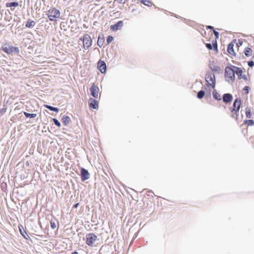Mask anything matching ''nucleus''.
<instances>
[{
  "mask_svg": "<svg viewBox=\"0 0 254 254\" xmlns=\"http://www.w3.org/2000/svg\"><path fill=\"white\" fill-rule=\"evenodd\" d=\"M60 11L58 9L53 7L50 8L48 11L47 15L50 21L56 20L60 16Z\"/></svg>",
  "mask_w": 254,
  "mask_h": 254,
  "instance_id": "1",
  "label": "nucleus"
},
{
  "mask_svg": "<svg viewBox=\"0 0 254 254\" xmlns=\"http://www.w3.org/2000/svg\"><path fill=\"white\" fill-rule=\"evenodd\" d=\"M80 40L82 41L83 48L87 50L92 45V40L89 35L88 34H84L82 37L80 38Z\"/></svg>",
  "mask_w": 254,
  "mask_h": 254,
  "instance_id": "2",
  "label": "nucleus"
},
{
  "mask_svg": "<svg viewBox=\"0 0 254 254\" xmlns=\"http://www.w3.org/2000/svg\"><path fill=\"white\" fill-rule=\"evenodd\" d=\"M2 50L8 54H12L13 53L18 54L19 53L18 48L9 45L8 44H5L2 46Z\"/></svg>",
  "mask_w": 254,
  "mask_h": 254,
  "instance_id": "3",
  "label": "nucleus"
},
{
  "mask_svg": "<svg viewBox=\"0 0 254 254\" xmlns=\"http://www.w3.org/2000/svg\"><path fill=\"white\" fill-rule=\"evenodd\" d=\"M225 76L228 82L232 81L235 79V71L230 67H226L225 69Z\"/></svg>",
  "mask_w": 254,
  "mask_h": 254,
  "instance_id": "4",
  "label": "nucleus"
},
{
  "mask_svg": "<svg viewBox=\"0 0 254 254\" xmlns=\"http://www.w3.org/2000/svg\"><path fill=\"white\" fill-rule=\"evenodd\" d=\"M206 81L207 84L214 88L215 86V77L213 73H208L205 76Z\"/></svg>",
  "mask_w": 254,
  "mask_h": 254,
  "instance_id": "5",
  "label": "nucleus"
},
{
  "mask_svg": "<svg viewBox=\"0 0 254 254\" xmlns=\"http://www.w3.org/2000/svg\"><path fill=\"white\" fill-rule=\"evenodd\" d=\"M97 236L93 233L87 234L86 235V244L88 246H92L97 240Z\"/></svg>",
  "mask_w": 254,
  "mask_h": 254,
  "instance_id": "6",
  "label": "nucleus"
},
{
  "mask_svg": "<svg viewBox=\"0 0 254 254\" xmlns=\"http://www.w3.org/2000/svg\"><path fill=\"white\" fill-rule=\"evenodd\" d=\"M241 105V100L240 99H236L233 104L234 108L231 110V113L233 116H234V114H236V116H238L237 113L239 112L240 110Z\"/></svg>",
  "mask_w": 254,
  "mask_h": 254,
  "instance_id": "7",
  "label": "nucleus"
},
{
  "mask_svg": "<svg viewBox=\"0 0 254 254\" xmlns=\"http://www.w3.org/2000/svg\"><path fill=\"white\" fill-rule=\"evenodd\" d=\"M91 95L95 98H97L99 94V88L98 86L95 83H93L91 87L90 88Z\"/></svg>",
  "mask_w": 254,
  "mask_h": 254,
  "instance_id": "8",
  "label": "nucleus"
},
{
  "mask_svg": "<svg viewBox=\"0 0 254 254\" xmlns=\"http://www.w3.org/2000/svg\"><path fill=\"white\" fill-rule=\"evenodd\" d=\"M245 55L247 57H251L252 59H254V48L253 49L250 47H247L244 51Z\"/></svg>",
  "mask_w": 254,
  "mask_h": 254,
  "instance_id": "9",
  "label": "nucleus"
},
{
  "mask_svg": "<svg viewBox=\"0 0 254 254\" xmlns=\"http://www.w3.org/2000/svg\"><path fill=\"white\" fill-rule=\"evenodd\" d=\"M97 68L101 73H105L106 71V64L105 62L100 60L97 64Z\"/></svg>",
  "mask_w": 254,
  "mask_h": 254,
  "instance_id": "10",
  "label": "nucleus"
},
{
  "mask_svg": "<svg viewBox=\"0 0 254 254\" xmlns=\"http://www.w3.org/2000/svg\"><path fill=\"white\" fill-rule=\"evenodd\" d=\"M123 21H119L116 24L111 25L110 29L113 31L120 30L123 26Z\"/></svg>",
  "mask_w": 254,
  "mask_h": 254,
  "instance_id": "11",
  "label": "nucleus"
},
{
  "mask_svg": "<svg viewBox=\"0 0 254 254\" xmlns=\"http://www.w3.org/2000/svg\"><path fill=\"white\" fill-rule=\"evenodd\" d=\"M89 178V173L84 168L81 169V180L83 182L88 179Z\"/></svg>",
  "mask_w": 254,
  "mask_h": 254,
  "instance_id": "12",
  "label": "nucleus"
},
{
  "mask_svg": "<svg viewBox=\"0 0 254 254\" xmlns=\"http://www.w3.org/2000/svg\"><path fill=\"white\" fill-rule=\"evenodd\" d=\"M205 46L209 50L213 49L216 52L218 51L217 43V41L216 40L214 41H212V44H211L210 43H206L205 44Z\"/></svg>",
  "mask_w": 254,
  "mask_h": 254,
  "instance_id": "13",
  "label": "nucleus"
},
{
  "mask_svg": "<svg viewBox=\"0 0 254 254\" xmlns=\"http://www.w3.org/2000/svg\"><path fill=\"white\" fill-rule=\"evenodd\" d=\"M18 228L20 234L26 240H29L30 237L27 234L26 232L24 230L23 226L21 224L18 225Z\"/></svg>",
  "mask_w": 254,
  "mask_h": 254,
  "instance_id": "14",
  "label": "nucleus"
},
{
  "mask_svg": "<svg viewBox=\"0 0 254 254\" xmlns=\"http://www.w3.org/2000/svg\"><path fill=\"white\" fill-rule=\"evenodd\" d=\"M91 102L89 103V107L93 109H97L98 108V102L93 99L91 98L90 99Z\"/></svg>",
  "mask_w": 254,
  "mask_h": 254,
  "instance_id": "15",
  "label": "nucleus"
},
{
  "mask_svg": "<svg viewBox=\"0 0 254 254\" xmlns=\"http://www.w3.org/2000/svg\"><path fill=\"white\" fill-rule=\"evenodd\" d=\"M234 44L231 42L230 43L227 47V51L228 53L231 55H235V53L234 50Z\"/></svg>",
  "mask_w": 254,
  "mask_h": 254,
  "instance_id": "16",
  "label": "nucleus"
},
{
  "mask_svg": "<svg viewBox=\"0 0 254 254\" xmlns=\"http://www.w3.org/2000/svg\"><path fill=\"white\" fill-rule=\"evenodd\" d=\"M223 100L226 103L230 102L232 100V96L229 93L225 94L223 95Z\"/></svg>",
  "mask_w": 254,
  "mask_h": 254,
  "instance_id": "17",
  "label": "nucleus"
},
{
  "mask_svg": "<svg viewBox=\"0 0 254 254\" xmlns=\"http://www.w3.org/2000/svg\"><path fill=\"white\" fill-rule=\"evenodd\" d=\"M35 22L34 21H32L31 20H29L27 21L26 24V27L28 28H31L33 27L35 25Z\"/></svg>",
  "mask_w": 254,
  "mask_h": 254,
  "instance_id": "18",
  "label": "nucleus"
},
{
  "mask_svg": "<svg viewBox=\"0 0 254 254\" xmlns=\"http://www.w3.org/2000/svg\"><path fill=\"white\" fill-rule=\"evenodd\" d=\"M212 94H213V96L214 99L218 100H221V96L218 93H217L216 92V91L214 90Z\"/></svg>",
  "mask_w": 254,
  "mask_h": 254,
  "instance_id": "19",
  "label": "nucleus"
},
{
  "mask_svg": "<svg viewBox=\"0 0 254 254\" xmlns=\"http://www.w3.org/2000/svg\"><path fill=\"white\" fill-rule=\"evenodd\" d=\"M44 107L45 108L50 110L51 111H55V112H59V109L57 108L53 107L52 106H49V105H44Z\"/></svg>",
  "mask_w": 254,
  "mask_h": 254,
  "instance_id": "20",
  "label": "nucleus"
},
{
  "mask_svg": "<svg viewBox=\"0 0 254 254\" xmlns=\"http://www.w3.org/2000/svg\"><path fill=\"white\" fill-rule=\"evenodd\" d=\"M246 116L248 118H251L252 117V114L251 112V110L250 108H246Z\"/></svg>",
  "mask_w": 254,
  "mask_h": 254,
  "instance_id": "21",
  "label": "nucleus"
},
{
  "mask_svg": "<svg viewBox=\"0 0 254 254\" xmlns=\"http://www.w3.org/2000/svg\"><path fill=\"white\" fill-rule=\"evenodd\" d=\"M18 5V3L17 2H8L6 4V6L7 7H10L12 6H17Z\"/></svg>",
  "mask_w": 254,
  "mask_h": 254,
  "instance_id": "22",
  "label": "nucleus"
},
{
  "mask_svg": "<svg viewBox=\"0 0 254 254\" xmlns=\"http://www.w3.org/2000/svg\"><path fill=\"white\" fill-rule=\"evenodd\" d=\"M24 114L26 118H34L37 116L36 114H29L25 112H24Z\"/></svg>",
  "mask_w": 254,
  "mask_h": 254,
  "instance_id": "23",
  "label": "nucleus"
},
{
  "mask_svg": "<svg viewBox=\"0 0 254 254\" xmlns=\"http://www.w3.org/2000/svg\"><path fill=\"white\" fill-rule=\"evenodd\" d=\"M205 95V92L203 90L199 91L197 94V97L199 99H202Z\"/></svg>",
  "mask_w": 254,
  "mask_h": 254,
  "instance_id": "24",
  "label": "nucleus"
},
{
  "mask_svg": "<svg viewBox=\"0 0 254 254\" xmlns=\"http://www.w3.org/2000/svg\"><path fill=\"white\" fill-rule=\"evenodd\" d=\"M244 123L248 126H253L254 125V121L253 120H248L245 121Z\"/></svg>",
  "mask_w": 254,
  "mask_h": 254,
  "instance_id": "25",
  "label": "nucleus"
},
{
  "mask_svg": "<svg viewBox=\"0 0 254 254\" xmlns=\"http://www.w3.org/2000/svg\"><path fill=\"white\" fill-rule=\"evenodd\" d=\"M51 227L53 229H54L57 227L56 222L55 220H51L50 222Z\"/></svg>",
  "mask_w": 254,
  "mask_h": 254,
  "instance_id": "26",
  "label": "nucleus"
},
{
  "mask_svg": "<svg viewBox=\"0 0 254 254\" xmlns=\"http://www.w3.org/2000/svg\"><path fill=\"white\" fill-rule=\"evenodd\" d=\"M141 2H142L144 4L147 6H150L152 4L150 1L147 0H141Z\"/></svg>",
  "mask_w": 254,
  "mask_h": 254,
  "instance_id": "27",
  "label": "nucleus"
},
{
  "mask_svg": "<svg viewBox=\"0 0 254 254\" xmlns=\"http://www.w3.org/2000/svg\"><path fill=\"white\" fill-rule=\"evenodd\" d=\"M234 67L237 68V70L236 71V72L237 74L239 76H241L242 73V70L240 68H238V67Z\"/></svg>",
  "mask_w": 254,
  "mask_h": 254,
  "instance_id": "28",
  "label": "nucleus"
},
{
  "mask_svg": "<svg viewBox=\"0 0 254 254\" xmlns=\"http://www.w3.org/2000/svg\"><path fill=\"white\" fill-rule=\"evenodd\" d=\"M114 38H113V37L112 36H109L108 37H107V44H109V43H110L111 42L113 41Z\"/></svg>",
  "mask_w": 254,
  "mask_h": 254,
  "instance_id": "29",
  "label": "nucleus"
},
{
  "mask_svg": "<svg viewBox=\"0 0 254 254\" xmlns=\"http://www.w3.org/2000/svg\"><path fill=\"white\" fill-rule=\"evenodd\" d=\"M63 122L66 124V123H68L70 121L69 117L66 116L63 118Z\"/></svg>",
  "mask_w": 254,
  "mask_h": 254,
  "instance_id": "30",
  "label": "nucleus"
},
{
  "mask_svg": "<svg viewBox=\"0 0 254 254\" xmlns=\"http://www.w3.org/2000/svg\"><path fill=\"white\" fill-rule=\"evenodd\" d=\"M53 121L56 126H57L59 127H61L60 123L57 119H53Z\"/></svg>",
  "mask_w": 254,
  "mask_h": 254,
  "instance_id": "31",
  "label": "nucleus"
},
{
  "mask_svg": "<svg viewBox=\"0 0 254 254\" xmlns=\"http://www.w3.org/2000/svg\"><path fill=\"white\" fill-rule=\"evenodd\" d=\"M6 111V109L5 108H2L0 109V116L3 115L5 113Z\"/></svg>",
  "mask_w": 254,
  "mask_h": 254,
  "instance_id": "32",
  "label": "nucleus"
},
{
  "mask_svg": "<svg viewBox=\"0 0 254 254\" xmlns=\"http://www.w3.org/2000/svg\"><path fill=\"white\" fill-rule=\"evenodd\" d=\"M243 90L245 92V93L246 94H248L249 93V87L245 86Z\"/></svg>",
  "mask_w": 254,
  "mask_h": 254,
  "instance_id": "33",
  "label": "nucleus"
},
{
  "mask_svg": "<svg viewBox=\"0 0 254 254\" xmlns=\"http://www.w3.org/2000/svg\"><path fill=\"white\" fill-rule=\"evenodd\" d=\"M213 33H214V35H215V36L216 37V40L218 39V38H219V33L217 31H215V30H213Z\"/></svg>",
  "mask_w": 254,
  "mask_h": 254,
  "instance_id": "34",
  "label": "nucleus"
},
{
  "mask_svg": "<svg viewBox=\"0 0 254 254\" xmlns=\"http://www.w3.org/2000/svg\"><path fill=\"white\" fill-rule=\"evenodd\" d=\"M250 142L254 145V135L250 138Z\"/></svg>",
  "mask_w": 254,
  "mask_h": 254,
  "instance_id": "35",
  "label": "nucleus"
},
{
  "mask_svg": "<svg viewBox=\"0 0 254 254\" xmlns=\"http://www.w3.org/2000/svg\"><path fill=\"white\" fill-rule=\"evenodd\" d=\"M248 64V65L251 67H252L254 65V62L252 61H249Z\"/></svg>",
  "mask_w": 254,
  "mask_h": 254,
  "instance_id": "36",
  "label": "nucleus"
},
{
  "mask_svg": "<svg viewBox=\"0 0 254 254\" xmlns=\"http://www.w3.org/2000/svg\"><path fill=\"white\" fill-rule=\"evenodd\" d=\"M243 43V42L242 41L239 40L238 42L237 43V45L238 46V47H240V46H241L242 45Z\"/></svg>",
  "mask_w": 254,
  "mask_h": 254,
  "instance_id": "37",
  "label": "nucleus"
},
{
  "mask_svg": "<svg viewBox=\"0 0 254 254\" xmlns=\"http://www.w3.org/2000/svg\"><path fill=\"white\" fill-rule=\"evenodd\" d=\"M120 3H124L127 0H117Z\"/></svg>",
  "mask_w": 254,
  "mask_h": 254,
  "instance_id": "38",
  "label": "nucleus"
},
{
  "mask_svg": "<svg viewBox=\"0 0 254 254\" xmlns=\"http://www.w3.org/2000/svg\"><path fill=\"white\" fill-rule=\"evenodd\" d=\"M78 205H79V203H77L73 206V208H76L78 206Z\"/></svg>",
  "mask_w": 254,
  "mask_h": 254,
  "instance_id": "39",
  "label": "nucleus"
},
{
  "mask_svg": "<svg viewBox=\"0 0 254 254\" xmlns=\"http://www.w3.org/2000/svg\"><path fill=\"white\" fill-rule=\"evenodd\" d=\"M207 28L208 29H213V27L212 26H208Z\"/></svg>",
  "mask_w": 254,
  "mask_h": 254,
  "instance_id": "40",
  "label": "nucleus"
},
{
  "mask_svg": "<svg viewBox=\"0 0 254 254\" xmlns=\"http://www.w3.org/2000/svg\"><path fill=\"white\" fill-rule=\"evenodd\" d=\"M72 254H78V253L77 252H74L72 253Z\"/></svg>",
  "mask_w": 254,
  "mask_h": 254,
  "instance_id": "41",
  "label": "nucleus"
},
{
  "mask_svg": "<svg viewBox=\"0 0 254 254\" xmlns=\"http://www.w3.org/2000/svg\"><path fill=\"white\" fill-rule=\"evenodd\" d=\"M97 43H98V45H99V40H98Z\"/></svg>",
  "mask_w": 254,
  "mask_h": 254,
  "instance_id": "42",
  "label": "nucleus"
}]
</instances>
